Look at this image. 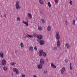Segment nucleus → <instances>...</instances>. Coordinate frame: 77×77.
<instances>
[{
	"label": "nucleus",
	"instance_id": "f257e3e1",
	"mask_svg": "<svg viewBox=\"0 0 77 77\" xmlns=\"http://www.w3.org/2000/svg\"><path fill=\"white\" fill-rule=\"evenodd\" d=\"M15 6L16 8V9H17V10H18L19 9H21V6L20 5L19 1H17L16 2Z\"/></svg>",
	"mask_w": 77,
	"mask_h": 77
},
{
	"label": "nucleus",
	"instance_id": "f03ea898",
	"mask_svg": "<svg viewBox=\"0 0 77 77\" xmlns=\"http://www.w3.org/2000/svg\"><path fill=\"white\" fill-rule=\"evenodd\" d=\"M1 63L3 66H5L6 65V60L5 59H3L1 61Z\"/></svg>",
	"mask_w": 77,
	"mask_h": 77
},
{
	"label": "nucleus",
	"instance_id": "7ed1b4c3",
	"mask_svg": "<svg viewBox=\"0 0 77 77\" xmlns=\"http://www.w3.org/2000/svg\"><path fill=\"white\" fill-rule=\"evenodd\" d=\"M59 31H57L55 35V37L57 40H59V39H60V36H59Z\"/></svg>",
	"mask_w": 77,
	"mask_h": 77
},
{
	"label": "nucleus",
	"instance_id": "20e7f679",
	"mask_svg": "<svg viewBox=\"0 0 77 77\" xmlns=\"http://www.w3.org/2000/svg\"><path fill=\"white\" fill-rule=\"evenodd\" d=\"M13 71L14 72H16L17 74H19V72L18 71V69L14 68L13 69Z\"/></svg>",
	"mask_w": 77,
	"mask_h": 77
},
{
	"label": "nucleus",
	"instance_id": "39448f33",
	"mask_svg": "<svg viewBox=\"0 0 77 77\" xmlns=\"http://www.w3.org/2000/svg\"><path fill=\"white\" fill-rule=\"evenodd\" d=\"M43 53V50L42 49L40 50L38 52V54L40 56H42Z\"/></svg>",
	"mask_w": 77,
	"mask_h": 77
},
{
	"label": "nucleus",
	"instance_id": "423d86ee",
	"mask_svg": "<svg viewBox=\"0 0 77 77\" xmlns=\"http://www.w3.org/2000/svg\"><path fill=\"white\" fill-rule=\"evenodd\" d=\"M0 57L1 58H3L4 57V52L3 51L0 52Z\"/></svg>",
	"mask_w": 77,
	"mask_h": 77
},
{
	"label": "nucleus",
	"instance_id": "0eeeda50",
	"mask_svg": "<svg viewBox=\"0 0 77 77\" xmlns=\"http://www.w3.org/2000/svg\"><path fill=\"white\" fill-rule=\"evenodd\" d=\"M40 63L41 65H44V59L42 58H41L40 59Z\"/></svg>",
	"mask_w": 77,
	"mask_h": 77
},
{
	"label": "nucleus",
	"instance_id": "6e6552de",
	"mask_svg": "<svg viewBox=\"0 0 77 77\" xmlns=\"http://www.w3.org/2000/svg\"><path fill=\"white\" fill-rule=\"evenodd\" d=\"M22 23L23 24H26V26H29V20H27V22H26L24 21H22Z\"/></svg>",
	"mask_w": 77,
	"mask_h": 77
},
{
	"label": "nucleus",
	"instance_id": "1a4fd4ad",
	"mask_svg": "<svg viewBox=\"0 0 77 77\" xmlns=\"http://www.w3.org/2000/svg\"><path fill=\"white\" fill-rule=\"evenodd\" d=\"M38 40H37L38 42L39 41V39H41L42 38V35H39L37 36Z\"/></svg>",
	"mask_w": 77,
	"mask_h": 77
},
{
	"label": "nucleus",
	"instance_id": "9d476101",
	"mask_svg": "<svg viewBox=\"0 0 77 77\" xmlns=\"http://www.w3.org/2000/svg\"><path fill=\"white\" fill-rule=\"evenodd\" d=\"M23 36L25 38H26L27 37H28L29 38H33V36L30 35L29 34H27L26 35H24Z\"/></svg>",
	"mask_w": 77,
	"mask_h": 77
},
{
	"label": "nucleus",
	"instance_id": "9b49d317",
	"mask_svg": "<svg viewBox=\"0 0 77 77\" xmlns=\"http://www.w3.org/2000/svg\"><path fill=\"white\" fill-rule=\"evenodd\" d=\"M51 65L52 68H53L54 69H55V68H56V65L53 64V63H51Z\"/></svg>",
	"mask_w": 77,
	"mask_h": 77
},
{
	"label": "nucleus",
	"instance_id": "f8f14e48",
	"mask_svg": "<svg viewBox=\"0 0 77 77\" xmlns=\"http://www.w3.org/2000/svg\"><path fill=\"white\" fill-rule=\"evenodd\" d=\"M65 71V67H63L61 69V74H63V73Z\"/></svg>",
	"mask_w": 77,
	"mask_h": 77
},
{
	"label": "nucleus",
	"instance_id": "ddd939ff",
	"mask_svg": "<svg viewBox=\"0 0 77 77\" xmlns=\"http://www.w3.org/2000/svg\"><path fill=\"white\" fill-rule=\"evenodd\" d=\"M27 15L28 17L30 19H32V14L30 13H28L27 14Z\"/></svg>",
	"mask_w": 77,
	"mask_h": 77
},
{
	"label": "nucleus",
	"instance_id": "4468645a",
	"mask_svg": "<svg viewBox=\"0 0 77 77\" xmlns=\"http://www.w3.org/2000/svg\"><path fill=\"white\" fill-rule=\"evenodd\" d=\"M28 50L31 51H33V46L29 47L28 48Z\"/></svg>",
	"mask_w": 77,
	"mask_h": 77
},
{
	"label": "nucleus",
	"instance_id": "2eb2a0df",
	"mask_svg": "<svg viewBox=\"0 0 77 77\" xmlns=\"http://www.w3.org/2000/svg\"><path fill=\"white\" fill-rule=\"evenodd\" d=\"M57 46L58 48H59L60 47V43L59 40L57 41Z\"/></svg>",
	"mask_w": 77,
	"mask_h": 77
},
{
	"label": "nucleus",
	"instance_id": "dca6fc26",
	"mask_svg": "<svg viewBox=\"0 0 77 77\" xmlns=\"http://www.w3.org/2000/svg\"><path fill=\"white\" fill-rule=\"evenodd\" d=\"M40 44V45H43L45 43V41L43 40H41L39 41Z\"/></svg>",
	"mask_w": 77,
	"mask_h": 77
},
{
	"label": "nucleus",
	"instance_id": "f3484780",
	"mask_svg": "<svg viewBox=\"0 0 77 77\" xmlns=\"http://www.w3.org/2000/svg\"><path fill=\"white\" fill-rule=\"evenodd\" d=\"M51 26L48 25L47 27L48 31H50V30H51Z\"/></svg>",
	"mask_w": 77,
	"mask_h": 77
},
{
	"label": "nucleus",
	"instance_id": "a211bd4d",
	"mask_svg": "<svg viewBox=\"0 0 77 77\" xmlns=\"http://www.w3.org/2000/svg\"><path fill=\"white\" fill-rule=\"evenodd\" d=\"M37 67L38 69H42V65L40 64L37 66Z\"/></svg>",
	"mask_w": 77,
	"mask_h": 77
},
{
	"label": "nucleus",
	"instance_id": "6ab92c4d",
	"mask_svg": "<svg viewBox=\"0 0 77 77\" xmlns=\"http://www.w3.org/2000/svg\"><path fill=\"white\" fill-rule=\"evenodd\" d=\"M20 45L21 48H24V43L23 42H21L20 43Z\"/></svg>",
	"mask_w": 77,
	"mask_h": 77
},
{
	"label": "nucleus",
	"instance_id": "aec40b11",
	"mask_svg": "<svg viewBox=\"0 0 77 77\" xmlns=\"http://www.w3.org/2000/svg\"><path fill=\"white\" fill-rule=\"evenodd\" d=\"M42 55L44 57H47V53H46V52H45V51H43V52Z\"/></svg>",
	"mask_w": 77,
	"mask_h": 77
},
{
	"label": "nucleus",
	"instance_id": "412c9836",
	"mask_svg": "<svg viewBox=\"0 0 77 77\" xmlns=\"http://www.w3.org/2000/svg\"><path fill=\"white\" fill-rule=\"evenodd\" d=\"M38 29L40 31H42V27L41 26H38Z\"/></svg>",
	"mask_w": 77,
	"mask_h": 77
},
{
	"label": "nucleus",
	"instance_id": "4be33fe9",
	"mask_svg": "<svg viewBox=\"0 0 77 77\" xmlns=\"http://www.w3.org/2000/svg\"><path fill=\"white\" fill-rule=\"evenodd\" d=\"M3 69L4 71H7L8 70V68H7V67L6 66H4L3 68Z\"/></svg>",
	"mask_w": 77,
	"mask_h": 77
},
{
	"label": "nucleus",
	"instance_id": "5701e85b",
	"mask_svg": "<svg viewBox=\"0 0 77 77\" xmlns=\"http://www.w3.org/2000/svg\"><path fill=\"white\" fill-rule=\"evenodd\" d=\"M39 2L40 4H41V5L44 4V1H43V0H39Z\"/></svg>",
	"mask_w": 77,
	"mask_h": 77
},
{
	"label": "nucleus",
	"instance_id": "b1692460",
	"mask_svg": "<svg viewBox=\"0 0 77 77\" xmlns=\"http://www.w3.org/2000/svg\"><path fill=\"white\" fill-rule=\"evenodd\" d=\"M66 46L67 47V48L68 49L70 47V46L68 44V43H66Z\"/></svg>",
	"mask_w": 77,
	"mask_h": 77
},
{
	"label": "nucleus",
	"instance_id": "393cba45",
	"mask_svg": "<svg viewBox=\"0 0 77 77\" xmlns=\"http://www.w3.org/2000/svg\"><path fill=\"white\" fill-rule=\"evenodd\" d=\"M48 5L49 8H51V5L50 4V2H49L48 3Z\"/></svg>",
	"mask_w": 77,
	"mask_h": 77
},
{
	"label": "nucleus",
	"instance_id": "a878e982",
	"mask_svg": "<svg viewBox=\"0 0 77 77\" xmlns=\"http://www.w3.org/2000/svg\"><path fill=\"white\" fill-rule=\"evenodd\" d=\"M72 1L71 0H70L69 1V4L70 5H72Z\"/></svg>",
	"mask_w": 77,
	"mask_h": 77
},
{
	"label": "nucleus",
	"instance_id": "bb28decb",
	"mask_svg": "<svg viewBox=\"0 0 77 77\" xmlns=\"http://www.w3.org/2000/svg\"><path fill=\"white\" fill-rule=\"evenodd\" d=\"M15 64H16V63L13 62H11L10 63V65H11V66H14Z\"/></svg>",
	"mask_w": 77,
	"mask_h": 77
},
{
	"label": "nucleus",
	"instance_id": "cd10ccee",
	"mask_svg": "<svg viewBox=\"0 0 77 77\" xmlns=\"http://www.w3.org/2000/svg\"><path fill=\"white\" fill-rule=\"evenodd\" d=\"M17 18L18 21H20V17H17Z\"/></svg>",
	"mask_w": 77,
	"mask_h": 77
},
{
	"label": "nucleus",
	"instance_id": "c85d7f7f",
	"mask_svg": "<svg viewBox=\"0 0 77 77\" xmlns=\"http://www.w3.org/2000/svg\"><path fill=\"white\" fill-rule=\"evenodd\" d=\"M42 23H45V20L44 19H41Z\"/></svg>",
	"mask_w": 77,
	"mask_h": 77
},
{
	"label": "nucleus",
	"instance_id": "c756f323",
	"mask_svg": "<svg viewBox=\"0 0 77 77\" xmlns=\"http://www.w3.org/2000/svg\"><path fill=\"white\" fill-rule=\"evenodd\" d=\"M73 25H75V20H73Z\"/></svg>",
	"mask_w": 77,
	"mask_h": 77
},
{
	"label": "nucleus",
	"instance_id": "7c9ffc66",
	"mask_svg": "<svg viewBox=\"0 0 77 77\" xmlns=\"http://www.w3.org/2000/svg\"><path fill=\"white\" fill-rule=\"evenodd\" d=\"M54 50H57V47H55L54 48Z\"/></svg>",
	"mask_w": 77,
	"mask_h": 77
},
{
	"label": "nucleus",
	"instance_id": "2f4dec72",
	"mask_svg": "<svg viewBox=\"0 0 77 77\" xmlns=\"http://www.w3.org/2000/svg\"><path fill=\"white\" fill-rule=\"evenodd\" d=\"M34 49L35 51H36V50H37V48H36V46H35L34 47Z\"/></svg>",
	"mask_w": 77,
	"mask_h": 77
},
{
	"label": "nucleus",
	"instance_id": "473e14b6",
	"mask_svg": "<svg viewBox=\"0 0 77 77\" xmlns=\"http://www.w3.org/2000/svg\"><path fill=\"white\" fill-rule=\"evenodd\" d=\"M65 23V24H66V26H67L68 25V21L66 20Z\"/></svg>",
	"mask_w": 77,
	"mask_h": 77
},
{
	"label": "nucleus",
	"instance_id": "72a5a7b5",
	"mask_svg": "<svg viewBox=\"0 0 77 77\" xmlns=\"http://www.w3.org/2000/svg\"><path fill=\"white\" fill-rule=\"evenodd\" d=\"M34 37H36V33H34L33 34Z\"/></svg>",
	"mask_w": 77,
	"mask_h": 77
},
{
	"label": "nucleus",
	"instance_id": "f704fd0d",
	"mask_svg": "<svg viewBox=\"0 0 77 77\" xmlns=\"http://www.w3.org/2000/svg\"><path fill=\"white\" fill-rule=\"evenodd\" d=\"M15 53L16 54H18V52L17 51H15Z\"/></svg>",
	"mask_w": 77,
	"mask_h": 77
},
{
	"label": "nucleus",
	"instance_id": "c9c22d12",
	"mask_svg": "<svg viewBox=\"0 0 77 77\" xmlns=\"http://www.w3.org/2000/svg\"><path fill=\"white\" fill-rule=\"evenodd\" d=\"M4 17L5 18H6V14H4Z\"/></svg>",
	"mask_w": 77,
	"mask_h": 77
},
{
	"label": "nucleus",
	"instance_id": "e433bc0d",
	"mask_svg": "<svg viewBox=\"0 0 77 77\" xmlns=\"http://www.w3.org/2000/svg\"><path fill=\"white\" fill-rule=\"evenodd\" d=\"M55 3H58V0H56Z\"/></svg>",
	"mask_w": 77,
	"mask_h": 77
},
{
	"label": "nucleus",
	"instance_id": "4c0bfd02",
	"mask_svg": "<svg viewBox=\"0 0 77 77\" xmlns=\"http://www.w3.org/2000/svg\"><path fill=\"white\" fill-rule=\"evenodd\" d=\"M21 77H25V75L24 74L22 75Z\"/></svg>",
	"mask_w": 77,
	"mask_h": 77
},
{
	"label": "nucleus",
	"instance_id": "58836bf2",
	"mask_svg": "<svg viewBox=\"0 0 77 77\" xmlns=\"http://www.w3.org/2000/svg\"><path fill=\"white\" fill-rule=\"evenodd\" d=\"M44 73L45 74H47V71H44Z\"/></svg>",
	"mask_w": 77,
	"mask_h": 77
},
{
	"label": "nucleus",
	"instance_id": "ea45409f",
	"mask_svg": "<svg viewBox=\"0 0 77 77\" xmlns=\"http://www.w3.org/2000/svg\"><path fill=\"white\" fill-rule=\"evenodd\" d=\"M46 62H48V59H46Z\"/></svg>",
	"mask_w": 77,
	"mask_h": 77
},
{
	"label": "nucleus",
	"instance_id": "a19ab883",
	"mask_svg": "<svg viewBox=\"0 0 77 77\" xmlns=\"http://www.w3.org/2000/svg\"><path fill=\"white\" fill-rule=\"evenodd\" d=\"M72 65V63H70V67Z\"/></svg>",
	"mask_w": 77,
	"mask_h": 77
},
{
	"label": "nucleus",
	"instance_id": "79ce46f5",
	"mask_svg": "<svg viewBox=\"0 0 77 77\" xmlns=\"http://www.w3.org/2000/svg\"><path fill=\"white\" fill-rule=\"evenodd\" d=\"M33 77H37V76H36V75H33Z\"/></svg>",
	"mask_w": 77,
	"mask_h": 77
},
{
	"label": "nucleus",
	"instance_id": "37998d69",
	"mask_svg": "<svg viewBox=\"0 0 77 77\" xmlns=\"http://www.w3.org/2000/svg\"><path fill=\"white\" fill-rule=\"evenodd\" d=\"M70 69H72V67L71 66L70 67Z\"/></svg>",
	"mask_w": 77,
	"mask_h": 77
},
{
	"label": "nucleus",
	"instance_id": "c03bdc74",
	"mask_svg": "<svg viewBox=\"0 0 77 77\" xmlns=\"http://www.w3.org/2000/svg\"><path fill=\"white\" fill-rule=\"evenodd\" d=\"M1 17H2V15H1Z\"/></svg>",
	"mask_w": 77,
	"mask_h": 77
}]
</instances>
